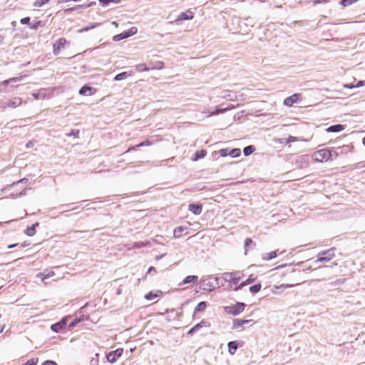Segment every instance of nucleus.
Masks as SVG:
<instances>
[{
    "label": "nucleus",
    "instance_id": "nucleus-53",
    "mask_svg": "<svg viewBox=\"0 0 365 365\" xmlns=\"http://www.w3.org/2000/svg\"><path fill=\"white\" fill-rule=\"evenodd\" d=\"M327 0H314V5H317L318 4H321V3H327Z\"/></svg>",
    "mask_w": 365,
    "mask_h": 365
},
{
    "label": "nucleus",
    "instance_id": "nucleus-44",
    "mask_svg": "<svg viewBox=\"0 0 365 365\" xmlns=\"http://www.w3.org/2000/svg\"><path fill=\"white\" fill-rule=\"evenodd\" d=\"M230 150L228 149H221L219 150V153L222 157H226L229 155Z\"/></svg>",
    "mask_w": 365,
    "mask_h": 365
},
{
    "label": "nucleus",
    "instance_id": "nucleus-43",
    "mask_svg": "<svg viewBox=\"0 0 365 365\" xmlns=\"http://www.w3.org/2000/svg\"><path fill=\"white\" fill-rule=\"evenodd\" d=\"M19 79L20 78H9L8 80L3 81L1 84L7 85L10 83L18 81H19Z\"/></svg>",
    "mask_w": 365,
    "mask_h": 365
},
{
    "label": "nucleus",
    "instance_id": "nucleus-23",
    "mask_svg": "<svg viewBox=\"0 0 365 365\" xmlns=\"http://www.w3.org/2000/svg\"><path fill=\"white\" fill-rule=\"evenodd\" d=\"M38 225V223L36 222L31 226L27 227V229L25 230V234L28 236H34L36 234L35 227Z\"/></svg>",
    "mask_w": 365,
    "mask_h": 365
},
{
    "label": "nucleus",
    "instance_id": "nucleus-52",
    "mask_svg": "<svg viewBox=\"0 0 365 365\" xmlns=\"http://www.w3.org/2000/svg\"><path fill=\"white\" fill-rule=\"evenodd\" d=\"M78 323V321H74V322H72L69 325H68V329L71 330L72 328H73L76 324Z\"/></svg>",
    "mask_w": 365,
    "mask_h": 365
},
{
    "label": "nucleus",
    "instance_id": "nucleus-5",
    "mask_svg": "<svg viewBox=\"0 0 365 365\" xmlns=\"http://www.w3.org/2000/svg\"><path fill=\"white\" fill-rule=\"evenodd\" d=\"M22 103V100L19 97H14L8 100L6 102H3L1 104V108L5 109L6 108H16Z\"/></svg>",
    "mask_w": 365,
    "mask_h": 365
},
{
    "label": "nucleus",
    "instance_id": "nucleus-49",
    "mask_svg": "<svg viewBox=\"0 0 365 365\" xmlns=\"http://www.w3.org/2000/svg\"><path fill=\"white\" fill-rule=\"evenodd\" d=\"M41 365H58L56 362L51 360L45 361Z\"/></svg>",
    "mask_w": 365,
    "mask_h": 365
},
{
    "label": "nucleus",
    "instance_id": "nucleus-2",
    "mask_svg": "<svg viewBox=\"0 0 365 365\" xmlns=\"http://www.w3.org/2000/svg\"><path fill=\"white\" fill-rule=\"evenodd\" d=\"M217 278L211 276L207 277L200 281V287L205 291L211 292L218 285Z\"/></svg>",
    "mask_w": 365,
    "mask_h": 365
},
{
    "label": "nucleus",
    "instance_id": "nucleus-8",
    "mask_svg": "<svg viewBox=\"0 0 365 365\" xmlns=\"http://www.w3.org/2000/svg\"><path fill=\"white\" fill-rule=\"evenodd\" d=\"M68 317H64L60 322L53 324L51 326L52 331L55 332H59L60 331L64 329L67 324Z\"/></svg>",
    "mask_w": 365,
    "mask_h": 365
},
{
    "label": "nucleus",
    "instance_id": "nucleus-42",
    "mask_svg": "<svg viewBox=\"0 0 365 365\" xmlns=\"http://www.w3.org/2000/svg\"><path fill=\"white\" fill-rule=\"evenodd\" d=\"M98 1L103 6H106L110 2L119 3L120 1V0H98Z\"/></svg>",
    "mask_w": 365,
    "mask_h": 365
},
{
    "label": "nucleus",
    "instance_id": "nucleus-26",
    "mask_svg": "<svg viewBox=\"0 0 365 365\" xmlns=\"http://www.w3.org/2000/svg\"><path fill=\"white\" fill-rule=\"evenodd\" d=\"M252 321V320H236L234 322V325L233 326H234L235 328H239L240 327H242L245 324H249Z\"/></svg>",
    "mask_w": 365,
    "mask_h": 365
},
{
    "label": "nucleus",
    "instance_id": "nucleus-55",
    "mask_svg": "<svg viewBox=\"0 0 365 365\" xmlns=\"http://www.w3.org/2000/svg\"><path fill=\"white\" fill-rule=\"evenodd\" d=\"M9 197H10V198H12V199H16V198H18V197H20L19 196V193H16V194H14V193H11V194L9 195Z\"/></svg>",
    "mask_w": 365,
    "mask_h": 365
},
{
    "label": "nucleus",
    "instance_id": "nucleus-21",
    "mask_svg": "<svg viewBox=\"0 0 365 365\" xmlns=\"http://www.w3.org/2000/svg\"><path fill=\"white\" fill-rule=\"evenodd\" d=\"M54 275H55L54 272L50 271V272H48L47 273H46V272L38 273L36 274V277L40 278L41 279V281L43 282L45 279H46L49 277H51Z\"/></svg>",
    "mask_w": 365,
    "mask_h": 365
},
{
    "label": "nucleus",
    "instance_id": "nucleus-64",
    "mask_svg": "<svg viewBox=\"0 0 365 365\" xmlns=\"http://www.w3.org/2000/svg\"><path fill=\"white\" fill-rule=\"evenodd\" d=\"M363 144L365 145V137L362 140Z\"/></svg>",
    "mask_w": 365,
    "mask_h": 365
},
{
    "label": "nucleus",
    "instance_id": "nucleus-48",
    "mask_svg": "<svg viewBox=\"0 0 365 365\" xmlns=\"http://www.w3.org/2000/svg\"><path fill=\"white\" fill-rule=\"evenodd\" d=\"M138 31V29L136 27H132L129 30H128V32L129 33L130 36H132L135 35Z\"/></svg>",
    "mask_w": 365,
    "mask_h": 365
},
{
    "label": "nucleus",
    "instance_id": "nucleus-17",
    "mask_svg": "<svg viewBox=\"0 0 365 365\" xmlns=\"http://www.w3.org/2000/svg\"><path fill=\"white\" fill-rule=\"evenodd\" d=\"M294 286V284H282L279 286L275 285L273 287V288L272 289V292L274 294H279V293L277 292L278 289L291 288V287H293Z\"/></svg>",
    "mask_w": 365,
    "mask_h": 365
},
{
    "label": "nucleus",
    "instance_id": "nucleus-45",
    "mask_svg": "<svg viewBox=\"0 0 365 365\" xmlns=\"http://www.w3.org/2000/svg\"><path fill=\"white\" fill-rule=\"evenodd\" d=\"M125 36H123V33L115 35L113 36V41H119L120 40L125 39Z\"/></svg>",
    "mask_w": 365,
    "mask_h": 365
},
{
    "label": "nucleus",
    "instance_id": "nucleus-59",
    "mask_svg": "<svg viewBox=\"0 0 365 365\" xmlns=\"http://www.w3.org/2000/svg\"><path fill=\"white\" fill-rule=\"evenodd\" d=\"M155 272V267H150L148 269V273H150V272Z\"/></svg>",
    "mask_w": 365,
    "mask_h": 365
},
{
    "label": "nucleus",
    "instance_id": "nucleus-9",
    "mask_svg": "<svg viewBox=\"0 0 365 365\" xmlns=\"http://www.w3.org/2000/svg\"><path fill=\"white\" fill-rule=\"evenodd\" d=\"M193 12L189 9L185 12L180 13L178 19L175 20V22H179L184 20H191L193 19Z\"/></svg>",
    "mask_w": 365,
    "mask_h": 365
},
{
    "label": "nucleus",
    "instance_id": "nucleus-14",
    "mask_svg": "<svg viewBox=\"0 0 365 365\" xmlns=\"http://www.w3.org/2000/svg\"><path fill=\"white\" fill-rule=\"evenodd\" d=\"M78 93L82 96H92L94 94L95 91L92 87L84 86L79 90Z\"/></svg>",
    "mask_w": 365,
    "mask_h": 365
},
{
    "label": "nucleus",
    "instance_id": "nucleus-11",
    "mask_svg": "<svg viewBox=\"0 0 365 365\" xmlns=\"http://www.w3.org/2000/svg\"><path fill=\"white\" fill-rule=\"evenodd\" d=\"M299 140H302L299 139L297 137H294V136H289L287 139H282V138H276V139H274V142H276L277 143H280V144H282V143L288 144V143H295V142H297V141H299Z\"/></svg>",
    "mask_w": 365,
    "mask_h": 365
},
{
    "label": "nucleus",
    "instance_id": "nucleus-33",
    "mask_svg": "<svg viewBox=\"0 0 365 365\" xmlns=\"http://www.w3.org/2000/svg\"><path fill=\"white\" fill-rule=\"evenodd\" d=\"M206 307H207L206 303L205 302H201L195 307V312H197L204 311Z\"/></svg>",
    "mask_w": 365,
    "mask_h": 365
},
{
    "label": "nucleus",
    "instance_id": "nucleus-35",
    "mask_svg": "<svg viewBox=\"0 0 365 365\" xmlns=\"http://www.w3.org/2000/svg\"><path fill=\"white\" fill-rule=\"evenodd\" d=\"M205 155H206V151L205 150H202L197 151L195 153V156L193 158V160H197L199 158H204Z\"/></svg>",
    "mask_w": 365,
    "mask_h": 365
},
{
    "label": "nucleus",
    "instance_id": "nucleus-47",
    "mask_svg": "<svg viewBox=\"0 0 365 365\" xmlns=\"http://www.w3.org/2000/svg\"><path fill=\"white\" fill-rule=\"evenodd\" d=\"M147 245V243H145L143 242H135L134 244V247L135 248H140V247H143L144 246H145Z\"/></svg>",
    "mask_w": 365,
    "mask_h": 365
},
{
    "label": "nucleus",
    "instance_id": "nucleus-30",
    "mask_svg": "<svg viewBox=\"0 0 365 365\" xmlns=\"http://www.w3.org/2000/svg\"><path fill=\"white\" fill-rule=\"evenodd\" d=\"M185 227H178L173 231V235L175 237L178 238L181 236L182 232L185 230Z\"/></svg>",
    "mask_w": 365,
    "mask_h": 365
},
{
    "label": "nucleus",
    "instance_id": "nucleus-28",
    "mask_svg": "<svg viewBox=\"0 0 365 365\" xmlns=\"http://www.w3.org/2000/svg\"><path fill=\"white\" fill-rule=\"evenodd\" d=\"M135 68L138 72H143L149 70V68L144 63H139L135 65Z\"/></svg>",
    "mask_w": 365,
    "mask_h": 365
},
{
    "label": "nucleus",
    "instance_id": "nucleus-19",
    "mask_svg": "<svg viewBox=\"0 0 365 365\" xmlns=\"http://www.w3.org/2000/svg\"><path fill=\"white\" fill-rule=\"evenodd\" d=\"M198 277L196 275H189L187 276L183 281L181 282V284H186L189 283H195L197 281Z\"/></svg>",
    "mask_w": 365,
    "mask_h": 365
},
{
    "label": "nucleus",
    "instance_id": "nucleus-63",
    "mask_svg": "<svg viewBox=\"0 0 365 365\" xmlns=\"http://www.w3.org/2000/svg\"><path fill=\"white\" fill-rule=\"evenodd\" d=\"M112 24H113V26H115V27H118V23H117V22H115V21H113V22H112Z\"/></svg>",
    "mask_w": 365,
    "mask_h": 365
},
{
    "label": "nucleus",
    "instance_id": "nucleus-15",
    "mask_svg": "<svg viewBox=\"0 0 365 365\" xmlns=\"http://www.w3.org/2000/svg\"><path fill=\"white\" fill-rule=\"evenodd\" d=\"M298 98L299 94H293L292 96L284 99V104L287 106H292L294 103L297 101Z\"/></svg>",
    "mask_w": 365,
    "mask_h": 365
},
{
    "label": "nucleus",
    "instance_id": "nucleus-32",
    "mask_svg": "<svg viewBox=\"0 0 365 365\" xmlns=\"http://www.w3.org/2000/svg\"><path fill=\"white\" fill-rule=\"evenodd\" d=\"M241 154V150L239 148H234L230 150L229 155L232 158H237Z\"/></svg>",
    "mask_w": 365,
    "mask_h": 365
},
{
    "label": "nucleus",
    "instance_id": "nucleus-34",
    "mask_svg": "<svg viewBox=\"0 0 365 365\" xmlns=\"http://www.w3.org/2000/svg\"><path fill=\"white\" fill-rule=\"evenodd\" d=\"M128 76V74L127 72H122L120 73H118L114 77L115 81H121L123 79H125Z\"/></svg>",
    "mask_w": 365,
    "mask_h": 365
},
{
    "label": "nucleus",
    "instance_id": "nucleus-60",
    "mask_svg": "<svg viewBox=\"0 0 365 365\" xmlns=\"http://www.w3.org/2000/svg\"><path fill=\"white\" fill-rule=\"evenodd\" d=\"M163 256H164V255L156 256V257H155V259H156L157 260H159V259H160Z\"/></svg>",
    "mask_w": 365,
    "mask_h": 365
},
{
    "label": "nucleus",
    "instance_id": "nucleus-39",
    "mask_svg": "<svg viewBox=\"0 0 365 365\" xmlns=\"http://www.w3.org/2000/svg\"><path fill=\"white\" fill-rule=\"evenodd\" d=\"M50 0H36L34 6L36 7H41L44 4H47Z\"/></svg>",
    "mask_w": 365,
    "mask_h": 365
},
{
    "label": "nucleus",
    "instance_id": "nucleus-16",
    "mask_svg": "<svg viewBox=\"0 0 365 365\" xmlns=\"http://www.w3.org/2000/svg\"><path fill=\"white\" fill-rule=\"evenodd\" d=\"M254 281L255 278H253L252 276H250L245 281L242 282L239 286L232 288V289L234 291H237L242 289V287H245L246 285L252 283Z\"/></svg>",
    "mask_w": 365,
    "mask_h": 365
},
{
    "label": "nucleus",
    "instance_id": "nucleus-10",
    "mask_svg": "<svg viewBox=\"0 0 365 365\" xmlns=\"http://www.w3.org/2000/svg\"><path fill=\"white\" fill-rule=\"evenodd\" d=\"M121 356V351L120 350H115L113 351H110L107 355V359L108 361L113 363L115 362L120 356Z\"/></svg>",
    "mask_w": 365,
    "mask_h": 365
},
{
    "label": "nucleus",
    "instance_id": "nucleus-37",
    "mask_svg": "<svg viewBox=\"0 0 365 365\" xmlns=\"http://www.w3.org/2000/svg\"><path fill=\"white\" fill-rule=\"evenodd\" d=\"M32 96L35 99L38 100L44 98L46 97V93L45 92L39 91L38 93H34Z\"/></svg>",
    "mask_w": 365,
    "mask_h": 365
},
{
    "label": "nucleus",
    "instance_id": "nucleus-56",
    "mask_svg": "<svg viewBox=\"0 0 365 365\" xmlns=\"http://www.w3.org/2000/svg\"><path fill=\"white\" fill-rule=\"evenodd\" d=\"M26 194V190L24 189L19 193V196L21 197Z\"/></svg>",
    "mask_w": 365,
    "mask_h": 365
},
{
    "label": "nucleus",
    "instance_id": "nucleus-31",
    "mask_svg": "<svg viewBox=\"0 0 365 365\" xmlns=\"http://www.w3.org/2000/svg\"><path fill=\"white\" fill-rule=\"evenodd\" d=\"M160 293H161L160 291H158L157 293L149 292L148 294H147L145 295V297L147 300H153V299L157 298L159 296V294H160Z\"/></svg>",
    "mask_w": 365,
    "mask_h": 365
},
{
    "label": "nucleus",
    "instance_id": "nucleus-29",
    "mask_svg": "<svg viewBox=\"0 0 365 365\" xmlns=\"http://www.w3.org/2000/svg\"><path fill=\"white\" fill-rule=\"evenodd\" d=\"M151 145V143L148 140H146V141L140 143V144L137 145L135 147H131V148H128V150L126 151V153H128L131 150H135L136 148L148 146V145Z\"/></svg>",
    "mask_w": 365,
    "mask_h": 365
},
{
    "label": "nucleus",
    "instance_id": "nucleus-6",
    "mask_svg": "<svg viewBox=\"0 0 365 365\" xmlns=\"http://www.w3.org/2000/svg\"><path fill=\"white\" fill-rule=\"evenodd\" d=\"M242 274L239 272H230L226 274V277H228L227 280L231 284L237 285L241 279Z\"/></svg>",
    "mask_w": 365,
    "mask_h": 365
},
{
    "label": "nucleus",
    "instance_id": "nucleus-24",
    "mask_svg": "<svg viewBox=\"0 0 365 365\" xmlns=\"http://www.w3.org/2000/svg\"><path fill=\"white\" fill-rule=\"evenodd\" d=\"M277 257V252L275 251L269 252V253H264L262 255V258L264 261L270 260L272 259H274Z\"/></svg>",
    "mask_w": 365,
    "mask_h": 365
},
{
    "label": "nucleus",
    "instance_id": "nucleus-41",
    "mask_svg": "<svg viewBox=\"0 0 365 365\" xmlns=\"http://www.w3.org/2000/svg\"><path fill=\"white\" fill-rule=\"evenodd\" d=\"M95 4H96L95 1H91L89 4H86V5L77 6L76 7H72V8L68 9H66V11H73V10L76 9L78 7L88 8V7H90V6L94 5Z\"/></svg>",
    "mask_w": 365,
    "mask_h": 365
},
{
    "label": "nucleus",
    "instance_id": "nucleus-50",
    "mask_svg": "<svg viewBox=\"0 0 365 365\" xmlns=\"http://www.w3.org/2000/svg\"><path fill=\"white\" fill-rule=\"evenodd\" d=\"M29 21H30V18L26 17V18L21 19V24H29Z\"/></svg>",
    "mask_w": 365,
    "mask_h": 365
},
{
    "label": "nucleus",
    "instance_id": "nucleus-1",
    "mask_svg": "<svg viewBox=\"0 0 365 365\" xmlns=\"http://www.w3.org/2000/svg\"><path fill=\"white\" fill-rule=\"evenodd\" d=\"M338 157V153L336 152L332 153L329 149L324 148L314 152L312 158L314 161L317 162H327L329 160H332L333 158H336Z\"/></svg>",
    "mask_w": 365,
    "mask_h": 365
},
{
    "label": "nucleus",
    "instance_id": "nucleus-27",
    "mask_svg": "<svg viewBox=\"0 0 365 365\" xmlns=\"http://www.w3.org/2000/svg\"><path fill=\"white\" fill-rule=\"evenodd\" d=\"M255 150V148L253 145H248L244 148L243 153L245 156H248L251 155Z\"/></svg>",
    "mask_w": 365,
    "mask_h": 365
},
{
    "label": "nucleus",
    "instance_id": "nucleus-12",
    "mask_svg": "<svg viewBox=\"0 0 365 365\" xmlns=\"http://www.w3.org/2000/svg\"><path fill=\"white\" fill-rule=\"evenodd\" d=\"M188 210L194 215H200L202 210V206L200 204H190L188 207Z\"/></svg>",
    "mask_w": 365,
    "mask_h": 365
},
{
    "label": "nucleus",
    "instance_id": "nucleus-20",
    "mask_svg": "<svg viewBox=\"0 0 365 365\" xmlns=\"http://www.w3.org/2000/svg\"><path fill=\"white\" fill-rule=\"evenodd\" d=\"M238 344L237 341H230L228 343V351L231 355L235 354L236 350L237 349Z\"/></svg>",
    "mask_w": 365,
    "mask_h": 365
},
{
    "label": "nucleus",
    "instance_id": "nucleus-62",
    "mask_svg": "<svg viewBox=\"0 0 365 365\" xmlns=\"http://www.w3.org/2000/svg\"><path fill=\"white\" fill-rule=\"evenodd\" d=\"M117 294H118V295L121 294V289L118 288V289H117Z\"/></svg>",
    "mask_w": 365,
    "mask_h": 365
},
{
    "label": "nucleus",
    "instance_id": "nucleus-40",
    "mask_svg": "<svg viewBox=\"0 0 365 365\" xmlns=\"http://www.w3.org/2000/svg\"><path fill=\"white\" fill-rule=\"evenodd\" d=\"M253 245V242L250 238H247L245 241V254L247 253V250L249 247H250Z\"/></svg>",
    "mask_w": 365,
    "mask_h": 365
},
{
    "label": "nucleus",
    "instance_id": "nucleus-18",
    "mask_svg": "<svg viewBox=\"0 0 365 365\" xmlns=\"http://www.w3.org/2000/svg\"><path fill=\"white\" fill-rule=\"evenodd\" d=\"M28 182V179L24 178H22L16 182H12L11 184L10 185H8L6 186H5L4 187H3L1 190V192L3 193L6 190H9L11 187L15 185H17L19 183H26Z\"/></svg>",
    "mask_w": 365,
    "mask_h": 365
},
{
    "label": "nucleus",
    "instance_id": "nucleus-25",
    "mask_svg": "<svg viewBox=\"0 0 365 365\" xmlns=\"http://www.w3.org/2000/svg\"><path fill=\"white\" fill-rule=\"evenodd\" d=\"M101 24L100 23H93V24H91L90 26H86L80 30H78V33H83V32H86V31H88L89 30H91L93 29H95L96 28L97 26H100Z\"/></svg>",
    "mask_w": 365,
    "mask_h": 365
},
{
    "label": "nucleus",
    "instance_id": "nucleus-54",
    "mask_svg": "<svg viewBox=\"0 0 365 365\" xmlns=\"http://www.w3.org/2000/svg\"><path fill=\"white\" fill-rule=\"evenodd\" d=\"M344 87L350 89L356 88L354 84H345Z\"/></svg>",
    "mask_w": 365,
    "mask_h": 365
},
{
    "label": "nucleus",
    "instance_id": "nucleus-61",
    "mask_svg": "<svg viewBox=\"0 0 365 365\" xmlns=\"http://www.w3.org/2000/svg\"><path fill=\"white\" fill-rule=\"evenodd\" d=\"M16 245H17V244L11 245L8 246V248L11 249V248H14V247H16Z\"/></svg>",
    "mask_w": 365,
    "mask_h": 365
},
{
    "label": "nucleus",
    "instance_id": "nucleus-38",
    "mask_svg": "<svg viewBox=\"0 0 365 365\" xmlns=\"http://www.w3.org/2000/svg\"><path fill=\"white\" fill-rule=\"evenodd\" d=\"M226 110H227V108H223V109L217 108L215 110H214L212 113H210V114H208L206 117H211V116H213V115H216L217 114L224 113Z\"/></svg>",
    "mask_w": 365,
    "mask_h": 365
},
{
    "label": "nucleus",
    "instance_id": "nucleus-7",
    "mask_svg": "<svg viewBox=\"0 0 365 365\" xmlns=\"http://www.w3.org/2000/svg\"><path fill=\"white\" fill-rule=\"evenodd\" d=\"M68 43L66 38H59L53 46V54L55 56H57L60 53V51L62 48L64 47V46Z\"/></svg>",
    "mask_w": 365,
    "mask_h": 365
},
{
    "label": "nucleus",
    "instance_id": "nucleus-57",
    "mask_svg": "<svg viewBox=\"0 0 365 365\" xmlns=\"http://www.w3.org/2000/svg\"><path fill=\"white\" fill-rule=\"evenodd\" d=\"M34 145V143L32 141H29V143H26V147L27 148H31L32 146Z\"/></svg>",
    "mask_w": 365,
    "mask_h": 365
},
{
    "label": "nucleus",
    "instance_id": "nucleus-36",
    "mask_svg": "<svg viewBox=\"0 0 365 365\" xmlns=\"http://www.w3.org/2000/svg\"><path fill=\"white\" fill-rule=\"evenodd\" d=\"M261 284H257L250 287V291L253 293H257L261 289Z\"/></svg>",
    "mask_w": 365,
    "mask_h": 365
},
{
    "label": "nucleus",
    "instance_id": "nucleus-3",
    "mask_svg": "<svg viewBox=\"0 0 365 365\" xmlns=\"http://www.w3.org/2000/svg\"><path fill=\"white\" fill-rule=\"evenodd\" d=\"M245 307V304L242 302H237L234 305L224 307V310L227 314L236 316L242 313Z\"/></svg>",
    "mask_w": 365,
    "mask_h": 365
},
{
    "label": "nucleus",
    "instance_id": "nucleus-58",
    "mask_svg": "<svg viewBox=\"0 0 365 365\" xmlns=\"http://www.w3.org/2000/svg\"><path fill=\"white\" fill-rule=\"evenodd\" d=\"M123 36H125V38L130 36L129 33L128 32V31H125L123 32Z\"/></svg>",
    "mask_w": 365,
    "mask_h": 365
},
{
    "label": "nucleus",
    "instance_id": "nucleus-13",
    "mask_svg": "<svg viewBox=\"0 0 365 365\" xmlns=\"http://www.w3.org/2000/svg\"><path fill=\"white\" fill-rule=\"evenodd\" d=\"M210 323L206 321H202L201 322L198 323L195 326H194L188 332L189 334L192 335L194 333H195L201 327H209Z\"/></svg>",
    "mask_w": 365,
    "mask_h": 365
},
{
    "label": "nucleus",
    "instance_id": "nucleus-4",
    "mask_svg": "<svg viewBox=\"0 0 365 365\" xmlns=\"http://www.w3.org/2000/svg\"><path fill=\"white\" fill-rule=\"evenodd\" d=\"M334 250L335 248H331L319 252L318 254V258L316 259L315 262H328L331 261L335 257V254L334 253Z\"/></svg>",
    "mask_w": 365,
    "mask_h": 365
},
{
    "label": "nucleus",
    "instance_id": "nucleus-51",
    "mask_svg": "<svg viewBox=\"0 0 365 365\" xmlns=\"http://www.w3.org/2000/svg\"><path fill=\"white\" fill-rule=\"evenodd\" d=\"M365 86V81H359L357 84L355 85L356 88H359Z\"/></svg>",
    "mask_w": 365,
    "mask_h": 365
},
{
    "label": "nucleus",
    "instance_id": "nucleus-22",
    "mask_svg": "<svg viewBox=\"0 0 365 365\" xmlns=\"http://www.w3.org/2000/svg\"><path fill=\"white\" fill-rule=\"evenodd\" d=\"M344 129V125L338 124V125H334L329 126L327 129V131L329 132V133L340 132V131L343 130Z\"/></svg>",
    "mask_w": 365,
    "mask_h": 365
},
{
    "label": "nucleus",
    "instance_id": "nucleus-46",
    "mask_svg": "<svg viewBox=\"0 0 365 365\" xmlns=\"http://www.w3.org/2000/svg\"><path fill=\"white\" fill-rule=\"evenodd\" d=\"M38 362L37 359H31L30 360H28L25 364L23 365H36Z\"/></svg>",
    "mask_w": 365,
    "mask_h": 365
}]
</instances>
